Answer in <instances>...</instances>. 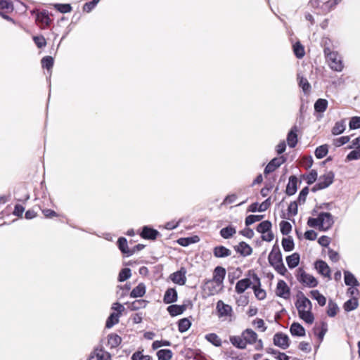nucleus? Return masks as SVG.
<instances>
[{
    "instance_id": "13",
    "label": "nucleus",
    "mask_w": 360,
    "mask_h": 360,
    "mask_svg": "<svg viewBox=\"0 0 360 360\" xmlns=\"http://www.w3.org/2000/svg\"><path fill=\"white\" fill-rule=\"evenodd\" d=\"M226 276V270L224 267L217 266L213 273V278L212 279L217 283V286H222L223 281Z\"/></svg>"
},
{
    "instance_id": "12",
    "label": "nucleus",
    "mask_w": 360,
    "mask_h": 360,
    "mask_svg": "<svg viewBox=\"0 0 360 360\" xmlns=\"http://www.w3.org/2000/svg\"><path fill=\"white\" fill-rule=\"evenodd\" d=\"M186 269L182 267L179 271H177L172 274L170 276V278L174 283L183 285L186 283Z\"/></svg>"
},
{
    "instance_id": "9",
    "label": "nucleus",
    "mask_w": 360,
    "mask_h": 360,
    "mask_svg": "<svg viewBox=\"0 0 360 360\" xmlns=\"http://www.w3.org/2000/svg\"><path fill=\"white\" fill-rule=\"evenodd\" d=\"M274 344L283 349H285L290 345L289 338L282 333H277L274 336Z\"/></svg>"
},
{
    "instance_id": "23",
    "label": "nucleus",
    "mask_w": 360,
    "mask_h": 360,
    "mask_svg": "<svg viewBox=\"0 0 360 360\" xmlns=\"http://www.w3.org/2000/svg\"><path fill=\"white\" fill-rule=\"evenodd\" d=\"M252 282L250 278H243L236 283L235 289L238 294L245 292L246 289L250 287Z\"/></svg>"
},
{
    "instance_id": "64",
    "label": "nucleus",
    "mask_w": 360,
    "mask_h": 360,
    "mask_svg": "<svg viewBox=\"0 0 360 360\" xmlns=\"http://www.w3.org/2000/svg\"><path fill=\"white\" fill-rule=\"evenodd\" d=\"M320 329H321V330L317 334V335H318L319 340L321 341H322L325 334L326 333V332L328 330V324L326 322H322L321 323Z\"/></svg>"
},
{
    "instance_id": "21",
    "label": "nucleus",
    "mask_w": 360,
    "mask_h": 360,
    "mask_svg": "<svg viewBox=\"0 0 360 360\" xmlns=\"http://www.w3.org/2000/svg\"><path fill=\"white\" fill-rule=\"evenodd\" d=\"M159 234L160 233L157 230L146 226H143L141 236L145 239L154 240Z\"/></svg>"
},
{
    "instance_id": "37",
    "label": "nucleus",
    "mask_w": 360,
    "mask_h": 360,
    "mask_svg": "<svg viewBox=\"0 0 360 360\" xmlns=\"http://www.w3.org/2000/svg\"><path fill=\"white\" fill-rule=\"evenodd\" d=\"M122 342V338L116 334H110L108 335V343L111 348L117 347Z\"/></svg>"
},
{
    "instance_id": "27",
    "label": "nucleus",
    "mask_w": 360,
    "mask_h": 360,
    "mask_svg": "<svg viewBox=\"0 0 360 360\" xmlns=\"http://www.w3.org/2000/svg\"><path fill=\"white\" fill-rule=\"evenodd\" d=\"M36 21L43 27L48 26L50 23V18L46 12L38 13L36 15Z\"/></svg>"
},
{
    "instance_id": "15",
    "label": "nucleus",
    "mask_w": 360,
    "mask_h": 360,
    "mask_svg": "<svg viewBox=\"0 0 360 360\" xmlns=\"http://www.w3.org/2000/svg\"><path fill=\"white\" fill-rule=\"evenodd\" d=\"M235 250L243 257H247L252 254V248L245 242H240L234 246Z\"/></svg>"
},
{
    "instance_id": "38",
    "label": "nucleus",
    "mask_w": 360,
    "mask_h": 360,
    "mask_svg": "<svg viewBox=\"0 0 360 360\" xmlns=\"http://www.w3.org/2000/svg\"><path fill=\"white\" fill-rule=\"evenodd\" d=\"M205 339L216 347L221 345V340L215 333H209L205 335Z\"/></svg>"
},
{
    "instance_id": "16",
    "label": "nucleus",
    "mask_w": 360,
    "mask_h": 360,
    "mask_svg": "<svg viewBox=\"0 0 360 360\" xmlns=\"http://www.w3.org/2000/svg\"><path fill=\"white\" fill-rule=\"evenodd\" d=\"M252 278L255 282H257V285H255L252 288L254 290L255 295L256 297L259 300H262L266 297V292L264 290L260 288V281L259 277L256 274H253Z\"/></svg>"
},
{
    "instance_id": "32",
    "label": "nucleus",
    "mask_w": 360,
    "mask_h": 360,
    "mask_svg": "<svg viewBox=\"0 0 360 360\" xmlns=\"http://www.w3.org/2000/svg\"><path fill=\"white\" fill-rule=\"evenodd\" d=\"M205 288L208 290L210 295H213L219 292L221 290L222 286L218 287L214 281L209 280L205 283Z\"/></svg>"
},
{
    "instance_id": "46",
    "label": "nucleus",
    "mask_w": 360,
    "mask_h": 360,
    "mask_svg": "<svg viewBox=\"0 0 360 360\" xmlns=\"http://www.w3.org/2000/svg\"><path fill=\"white\" fill-rule=\"evenodd\" d=\"M357 307H358L357 300L356 298H352V299L347 300L344 304L343 307L346 311H352V310H354L355 309H356Z\"/></svg>"
},
{
    "instance_id": "49",
    "label": "nucleus",
    "mask_w": 360,
    "mask_h": 360,
    "mask_svg": "<svg viewBox=\"0 0 360 360\" xmlns=\"http://www.w3.org/2000/svg\"><path fill=\"white\" fill-rule=\"evenodd\" d=\"M297 79L299 81V86L302 89L303 91L306 94L309 91L311 85L309 84L307 79L300 75H297Z\"/></svg>"
},
{
    "instance_id": "61",
    "label": "nucleus",
    "mask_w": 360,
    "mask_h": 360,
    "mask_svg": "<svg viewBox=\"0 0 360 360\" xmlns=\"http://www.w3.org/2000/svg\"><path fill=\"white\" fill-rule=\"evenodd\" d=\"M349 141V136H342L340 138L334 139L333 144L336 147H340V146L348 143Z\"/></svg>"
},
{
    "instance_id": "60",
    "label": "nucleus",
    "mask_w": 360,
    "mask_h": 360,
    "mask_svg": "<svg viewBox=\"0 0 360 360\" xmlns=\"http://www.w3.org/2000/svg\"><path fill=\"white\" fill-rule=\"evenodd\" d=\"M55 8L62 13H69L72 10V7L70 4H58L55 5Z\"/></svg>"
},
{
    "instance_id": "48",
    "label": "nucleus",
    "mask_w": 360,
    "mask_h": 360,
    "mask_svg": "<svg viewBox=\"0 0 360 360\" xmlns=\"http://www.w3.org/2000/svg\"><path fill=\"white\" fill-rule=\"evenodd\" d=\"M293 51L298 58H302L305 54L304 46L299 41L293 45Z\"/></svg>"
},
{
    "instance_id": "54",
    "label": "nucleus",
    "mask_w": 360,
    "mask_h": 360,
    "mask_svg": "<svg viewBox=\"0 0 360 360\" xmlns=\"http://www.w3.org/2000/svg\"><path fill=\"white\" fill-rule=\"evenodd\" d=\"M356 148L354 150H352L347 155V160L351 161L354 160H359L360 159V147L355 146Z\"/></svg>"
},
{
    "instance_id": "34",
    "label": "nucleus",
    "mask_w": 360,
    "mask_h": 360,
    "mask_svg": "<svg viewBox=\"0 0 360 360\" xmlns=\"http://www.w3.org/2000/svg\"><path fill=\"white\" fill-rule=\"evenodd\" d=\"M236 229L233 226H229L221 229L220 235L222 238L228 239L232 237L236 233Z\"/></svg>"
},
{
    "instance_id": "29",
    "label": "nucleus",
    "mask_w": 360,
    "mask_h": 360,
    "mask_svg": "<svg viewBox=\"0 0 360 360\" xmlns=\"http://www.w3.org/2000/svg\"><path fill=\"white\" fill-rule=\"evenodd\" d=\"M146 293V285L141 283L136 288H134L130 293L131 297H141Z\"/></svg>"
},
{
    "instance_id": "42",
    "label": "nucleus",
    "mask_w": 360,
    "mask_h": 360,
    "mask_svg": "<svg viewBox=\"0 0 360 360\" xmlns=\"http://www.w3.org/2000/svg\"><path fill=\"white\" fill-rule=\"evenodd\" d=\"M42 68L50 72L53 66L54 60L51 56H45L41 59Z\"/></svg>"
},
{
    "instance_id": "5",
    "label": "nucleus",
    "mask_w": 360,
    "mask_h": 360,
    "mask_svg": "<svg viewBox=\"0 0 360 360\" xmlns=\"http://www.w3.org/2000/svg\"><path fill=\"white\" fill-rule=\"evenodd\" d=\"M297 278L299 282L309 288H314L318 285L316 278L306 273L302 268H299L297 270Z\"/></svg>"
},
{
    "instance_id": "14",
    "label": "nucleus",
    "mask_w": 360,
    "mask_h": 360,
    "mask_svg": "<svg viewBox=\"0 0 360 360\" xmlns=\"http://www.w3.org/2000/svg\"><path fill=\"white\" fill-rule=\"evenodd\" d=\"M315 269L318 272L325 277L330 278V269L327 263L323 260H317L315 264Z\"/></svg>"
},
{
    "instance_id": "40",
    "label": "nucleus",
    "mask_w": 360,
    "mask_h": 360,
    "mask_svg": "<svg viewBox=\"0 0 360 360\" xmlns=\"http://www.w3.org/2000/svg\"><path fill=\"white\" fill-rule=\"evenodd\" d=\"M271 223L266 220L261 222L257 227V231L262 234L271 231Z\"/></svg>"
},
{
    "instance_id": "17",
    "label": "nucleus",
    "mask_w": 360,
    "mask_h": 360,
    "mask_svg": "<svg viewBox=\"0 0 360 360\" xmlns=\"http://www.w3.org/2000/svg\"><path fill=\"white\" fill-rule=\"evenodd\" d=\"M298 127L295 125L292 127L290 131L288 132L287 136V142L290 148L295 147L297 143V134Z\"/></svg>"
},
{
    "instance_id": "57",
    "label": "nucleus",
    "mask_w": 360,
    "mask_h": 360,
    "mask_svg": "<svg viewBox=\"0 0 360 360\" xmlns=\"http://www.w3.org/2000/svg\"><path fill=\"white\" fill-rule=\"evenodd\" d=\"M317 176L318 174L316 171L312 169L307 175L304 176V178L307 181V183L310 185L316 180Z\"/></svg>"
},
{
    "instance_id": "33",
    "label": "nucleus",
    "mask_w": 360,
    "mask_h": 360,
    "mask_svg": "<svg viewBox=\"0 0 360 360\" xmlns=\"http://www.w3.org/2000/svg\"><path fill=\"white\" fill-rule=\"evenodd\" d=\"M345 283L347 285L358 286L359 285L358 281L354 276L349 271H345Z\"/></svg>"
},
{
    "instance_id": "56",
    "label": "nucleus",
    "mask_w": 360,
    "mask_h": 360,
    "mask_svg": "<svg viewBox=\"0 0 360 360\" xmlns=\"http://www.w3.org/2000/svg\"><path fill=\"white\" fill-rule=\"evenodd\" d=\"M280 228L281 232L283 235H288L292 229V226L289 222L286 221H282L280 223Z\"/></svg>"
},
{
    "instance_id": "4",
    "label": "nucleus",
    "mask_w": 360,
    "mask_h": 360,
    "mask_svg": "<svg viewBox=\"0 0 360 360\" xmlns=\"http://www.w3.org/2000/svg\"><path fill=\"white\" fill-rule=\"evenodd\" d=\"M335 174L332 171L326 172L321 175L319 179V182L314 186L311 188L312 192H316L319 190L324 189L333 184Z\"/></svg>"
},
{
    "instance_id": "58",
    "label": "nucleus",
    "mask_w": 360,
    "mask_h": 360,
    "mask_svg": "<svg viewBox=\"0 0 360 360\" xmlns=\"http://www.w3.org/2000/svg\"><path fill=\"white\" fill-rule=\"evenodd\" d=\"M309 193V188L307 186L304 187L302 189V191L300 192L298 198H297V202L299 204H303L306 201L307 196Z\"/></svg>"
},
{
    "instance_id": "25",
    "label": "nucleus",
    "mask_w": 360,
    "mask_h": 360,
    "mask_svg": "<svg viewBox=\"0 0 360 360\" xmlns=\"http://www.w3.org/2000/svg\"><path fill=\"white\" fill-rule=\"evenodd\" d=\"M297 202L293 201L291 202L288 207V214L287 215L285 213H283L281 215V218L290 219L291 217L295 216L297 214Z\"/></svg>"
},
{
    "instance_id": "39",
    "label": "nucleus",
    "mask_w": 360,
    "mask_h": 360,
    "mask_svg": "<svg viewBox=\"0 0 360 360\" xmlns=\"http://www.w3.org/2000/svg\"><path fill=\"white\" fill-rule=\"evenodd\" d=\"M97 360H110V354L102 349H96L94 351Z\"/></svg>"
},
{
    "instance_id": "50",
    "label": "nucleus",
    "mask_w": 360,
    "mask_h": 360,
    "mask_svg": "<svg viewBox=\"0 0 360 360\" xmlns=\"http://www.w3.org/2000/svg\"><path fill=\"white\" fill-rule=\"evenodd\" d=\"M328 151V146L326 144L322 145L316 148L315 150V155L318 159H321L327 155Z\"/></svg>"
},
{
    "instance_id": "41",
    "label": "nucleus",
    "mask_w": 360,
    "mask_h": 360,
    "mask_svg": "<svg viewBox=\"0 0 360 360\" xmlns=\"http://www.w3.org/2000/svg\"><path fill=\"white\" fill-rule=\"evenodd\" d=\"M345 130L344 121L337 122L333 127L331 132L333 135H339Z\"/></svg>"
},
{
    "instance_id": "35",
    "label": "nucleus",
    "mask_w": 360,
    "mask_h": 360,
    "mask_svg": "<svg viewBox=\"0 0 360 360\" xmlns=\"http://www.w3.org/2000/svg\"><path fill=\"white\" fill-rule=\"evenodd\" d=\"M311 297L316 300L320 306H324L326 303V297L319 290H314L310 292Z\"/></svg>"
},
{
    "instance_id": "1",
    "label": "nucleus",
    "mask_w": 360,
    "mask_h": 360,
    "mask_svg": "<svg viewBox=\"0 0 360 360\" xmlns=\"http://www.w3.org/2000/svg\"><path fill=\"white\" fill-rule=\"evenodd\" d=\"M295 306L300 318L307 323L311 324L314 322V317L311 313L312 304L311 301L301 292L297 296Z\"/></svg>"
},
{
    "instance_id": "44",
    "label": "nucleus",
    "mask_w": 360,
    "mask_h": 360,
    "mask_svg": "<svg viewBox=\"0 0 360 360\" xmlns=\"http://www.w3.org/2000/svg\"><path fill=\"white\" fill-rule=\"evenodd\" d=\"M119 314L112 313L106 321L105 327L108 328H112L119 322Z\"/></svg>"
},
{
    "instance_id": "52",
    "label": "nucleus",
    "mask_w": 360,
    "mask_h": 360,
    "mask_svg": "<svg viewBox=\"0 0 360 360\" xmlns=\"http://www.w3.org/2000/svg\"><path fill=\"white\" fill-rule=\"evenodd\" d=\"M147 302L144 300H139L131 302L129 305V308L131 310L136 311L142 308L146 307Z\"/></svg>"
},
{
    "instance_id": "45",
    "label": "nucleus",
    "mask_w": 360,
    "mask_h": 360,
    "mask_svg": "<svg viewBox=\"0 0 360 360\" xmlns=\"http://www.w3.org/2000/svg\"><path fill=\"white\" fill-rule=\"evenodd\" d=\"M191 321L186 319H182L179 321L178 329L179 332L184 333L188 330L191 327Z\"/></svg>"
},
{
    "instance_id": "18",
    "label": "nucleus",
    "mask_w": 360,
    "mask_h": 360,
    "mask_svg": "<svg viewBox=\"0 0 360 360\" xmlns=\"http://www.w3.org/2000/svg\"><path fill=\"white\" fill-rule=\"evenodd\" d=\"M177 292L174 288H168L164 295L163 302L165 304H171L177 300Z\"/></svg>"
},
{
    "instance_id": "63",
    "label": "nucleus",
    "mask_w": 360,
    "mask_h": 360,
    "mask_svg": "<svg viewBox=\"0 0 360 360\" xmlns=\"http://www.w3.org/2000/svg\"><path fill=\"white\" fill-rule=\"evenodd\" d=\"M349 128L352 129L360 128V117H353L349 122Z\"/></svg>"
},
{
    "instance_id": "19",
    "label": "nucleus",
    "mask_w": 360,
    "mask_h": 360,
    "mask_svg": "<svg viewBox=\"0 0 360 360\" xmlns=\"http://www.w3.org/2000/svg\"><path fill=\"white\" fill-rule=\"evenodd\" d=\"M213 255L215 257L223 258L230 256L231 251L223 245H219L214 248Z\"/></svg>"
},
{
    "instance_id": "6",
    "label": "nucleus",
    "mask_w": 360,
    "mask_h": 360,
    "mask_svg": "<svg viewBox=\"0 0 360 360\" xmlns=\"http://www.w3.org/2000/svg\"><path fill=\"white\" fill-rule=\"evenodd\" d=\"M242 337L244 340L246 342V345L248 344H253L256 342L255 349L257 350H260L263 347V343L261 340H257V335L253 331L252 329H246L242 333Z\"/></svg>"
},
{
    "instance_id": "28",
    "label": "nucleus",
    "mask_w": 360,
    "mask_h": 360,
    "mask_svg": "<svg viewBox=\"0 0 360 360\" xmlns=\"http://www.w3.org/2000/svg\"><path fill=\"white\" fill-rule=\"evenodd\" d=\"M230 342L233 346L239 349H245L247 346L242 335L240 336H231Z\"/></svg>"
},
{
    "instance_id": "51",
    "label": "nucleus",
    "mask_w": 360,
    "mask_h": 360,
    "mask_svg": "<svg viewBox=\"0 0 360 360\" xmlns=\"http://www.w3.org/2000/svg\"><path fill=\"white\" fill-rule=\"evenodd\" d=\"M338 311V307L333 301L330 300L328 304L327 314L330 317H334Z\"/></svg>"
},
{
    "instance_id": "2",
    "label": "nucleus",
    "mask_w": 360,
    "mask_h": 360,
    "mask_svg": "<svg viewBox=\"0 0 360 360\" xmlns=\"http://www.w3.org/2000/svg\"><path fill=\"white\" fill-rule=\"evenodd\" d=\"M268 260L271 266L281 275H285L287 269L283 264L282 254L278 246L274 245L269 255Z\"/></svg>"
},
{
    "instance_id": "53",
    "label": "nucleus",
    "mask_w": 360,
    "mask_h": 360,
    "mask_svg": "<svg viewBox=\"0 0 360 360\" xmlns=\"http://www.w3.org/2000/svg\"><path fill=\"white\" fill-rule=\"evenodd\" d=\"M131 276V269L129 268H124L120 271L118 276V280L120 282H123L129 278Z\"/></svg>"
},
{
    "instance_id": "11",
    "label": "nucleus",
    "mask_w": 360,
    "mask_h": 360,
    "mask_svg": "<svg viewBox=\"0 0 360 360\" xmlns=\"http://www.w3.org/2000/svg\"><path fill=\"white\" fill-rule=\"evenodd\" d=\"M276 294L277 296L284 299H288L289 297L290 288L284 281L280 280L278 282L276 289Z\"/></svg>"
},
{
    "instance_id": "43",
    "label": "nucleus",
    "mask_w": 360,
    "mask_h": 360,
    "mask_svg": "<svg viewBox=\"0 0 360 360\" xmlns=\"http://www.w3.org/2000/svg\"><path fill=\"white\" fill-rule=\"evenodd\" d=\"M282 246L285 251L290 252L294 248V242L291 237L283 238L282 240Z\"/></svg>"
},
{
    "instance_id": "36",
    "label": "nucleus",
    "mask_w": 360,
    "mask_h": 360,
    "mask_svg": "<svg viewBox=\"0 0 360 360\" xmlns=\"http://www.w3.org/2000/svg\"><path fill=\"white\" fill-rule=\"evenodd\" d=\"M328 106V101L323 98H319L314 103V109L316 112H323Z\"/></svg>"
},
{
    "instance_id": "62",
    "label": "nucleus",
    "mask_w": 360,
    "mask_h": 360,
    "mask_svg": "<svg viewBox=\"0 0 360 360\" xmlns=\"http://www.w3.org/2000/svg\"><path fill=\"white\" fill-rule=\"evenodd\" d=\"M131 360H150V356L143 355L141 352H136L132 355Z\"/></svg>"
},
{
    "instance_id": "20",
    "label": "nucleus",
    "mask_w": 360,
    "mask_h": 360,
    "mask_svg": "<svg viewBox=\"0 0 360 360\" xmlns=\"http://www.w3.org/2000/svg\"><path fill=\"white\" fill-rule=\"evenodd\" d=\"M297 178L295 176H291L289 178L288 184L286 186L285 193L288 195H294L297 190Z\"/></svg>"
},
{
    "instance_id": "8",
    "label": "nucleus",
    "mask_w": 360,
    "mask_h": 360,
    "mask_svg": "<svg viewBox=\"0 0 360 360\" xmlns=\"http://www.w3.org/2000/svg\"><path fill=\"white\" fill-rule=\"evenodd\" d=\"M216 309L219 318L230 317L232 316V307L230 305L225 304L222 300H219L217 302Z\"/></svg>"
},
{
    "instance_id": "22",
    "label": "nucleus",
    "mask_w": 360,
    "mask_h": 360,
    "mask_svg": "<svg viewBox=\"0 0 360 360\" xmlns=\"http://www.w3.org/2000/svg\"><path fill=\"white\" fill-rule=\"evenodd\" d=\"M118 248L120 251L126 255L127 256L132 255L134 253V250H130L128 248L127 240L124 237H120L117 240Z\"/></svg>"
},
{
    "instance_id": "26",
    "label": "nucleus",
    "mask_w": 360,
    "mask_h": 360,
    "mask_svg": "<svg viewBox=\"0 0 360 360\" xmlns=\"http://www.w3.org/2000/svg\"><path fill=\"white\" fill-rule=\"evenodd\" d=\"M186 309V305L172 304L167 307V311L172 316L181 314Z\"/></svg>"
},
{
    "instance_id": "59",
    "label": "nucleus",
    "mask_w": 360,
    "mask_h": 360,
    "mask_svg": "<svg viewBox=\"0 0 360 360\" xmlns=\"http://www.w3.org/2000/svg\"><path fill=\"white\" fill-rule=\"evenodd\" d=\"M33 40L39 49H41L46 45V39L43 36H34L33 37Z\"/></svg>"
},
{
    "instance_id": "31",
    "label": "nucleus",
    "mask_w": 360,
    "mask_h": 360,
    "mask_svg": "<svg viewBox=\"0 0 360 360\" xmlns=\"http://www.w3.org/2000/svg\"><path fill=\"white\" fill-rule=\"evenodd\" d=\"M286 262L290 269L296 267L300 262V255L297 253H293L292 255L286 257Z\"/></svg>"
},
{
    "instance_id": "10",
    "label": "nucleus",
    "mask_w": 360,
    "mask_h": 360,
    "mask_svg": "<svg viewBox=\"0 0 360 360\" xmlns=\"http://www.w3.org/2000/svg\"><path fill=\"white\" fill-rule=\"evenodd\" d=\"M286 159L284 156H280L273 158L266 166L264 169V174H267L275 171L282 164L285 162Z\"/></svg>"
},
{
    "instance_id": "24",
    "label": "nucleus",
    "mask_w": 360,
    "mask_h": 360,
    "mask_svg": "<svg viewBox=\"0 0 360 360\" xmlns=\"http://www.w3.org/2000/svg\"><path fill=\"white\" fill-rule=\"evenodd\" d=\"M290 331L293 336L303 337L305 335V329L299 323L294 322L292 323Z\"/></svg>"
},
{
    "instance_id": "3",
    "label": "nucleus",
    "mask_w": 360,
    "mask_h": 360,
    "mask_svg": "<svg viewBox=\"0 0 360 360\" xmlns=\"http://www.w3.org/2000/svg\"><path fill=\"white\" fill-rule=\"evenodd\" d=\"M323 53L327 58L331 69L337 72H341L344 68L342 58L336 51H331L329 48H325Z\"/></svg>"
},
{
    "instance_id": "47",
    "label": "nucleus",
    "mask_w": 360,
    "mask_h": 360,
    "mask_svg": "<svg viewBox=\"0 0 360 360\" xmlns=\"http://www.w3.org/2000/svg\"><path fill=\"white\" fill-rule=\"evenodd\" d=\"M158 360H169L172 356L170 349H160L157 352Z\"/></svg>"
},
{
    "instance_id": "30",
    "label": "nucleus",
    "mask_w": 360,
    "mask_h": 360,
    "mask_svg": "<svg viewBox=\"0 0 360 360\" xmlns=\"http://www.w3.org/2000/svg\"><path fill=\"white\" fill-rule=\"evenodd\" d=\"M323 3L321 8L325 12H329L333 9L340 0H319Z\"/></svg>"
},
{
    "instance_id": "7",
    "label": "nucleus",
    "mask_w": 360,
    "mask_h": 360,
    "mask_svg": "<svg viewBox=\"0 0 360 360\" xmlns=\"http://www.w3.org/2000/svg\"><path fill=\"white\" fill-rule=\"evenodd\" d=\"M319 222L321 231H327L332 227L334 224L333 217L329 212H321L319 214Z\"/></svg>"
},
{
    "instance_id": "55",
    "label": "nucleus",
    "mask_w": 360,
    "mask_h": 360,
    "mask_svg": "<svg viewBox=\"0 0 360 360\" xmlns=\"http://www.w3.org/2000/svg\"><path fill=\"white\" fill-rule=\"evenodd\" d=\"M264 218V215H249L245 218V225L250 226L256 221H259Z\"/></svg>"
}]
</instances>
